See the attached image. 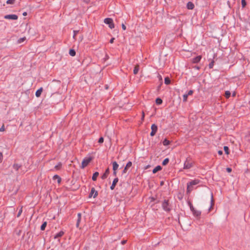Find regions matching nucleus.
<instances>
[{"mask_svg":"<svg viewBox=\"0 0 250 250\" xmlns=\"http://www.w3.org/2000/svg\"><path fill=\"white\" fill-rule=\"evenodd\" d=\"M200 182L199 179H194L187 184V192L188 194L190 193L193 190V186L198 184Z\"/></svg>","mask_w":250,"mask_h":250,"instance_id":"obj_1","label":"nucleus"},{"mask_svg":"<svg viewBox=\"0 0 250 250\" xmlns=\"http://www.w3.org/2000/svg\"><path fill=\"white\" fill-rule=\"evenodd\" d=\"M193 161L190 157H188L186 158L184 164L183 168L185 169H188L191 168L193 166Z\"/></svg>","mask_w":250,"mask_h":250,"instance_id":"obj_2","label":"nucleus"},{"mask_svg":"<svg viewBox=\"0 0 250 250\" xmlns=\"http://www.w3.org/2000/svg\"><path fill=\"white\" fill-rule=\"evenodd\" d=\"M162 206L163 209L167 212H169L171 209L170 206L168 203V200H165L163 202Z\"/></svg>","mask_w":250,"mask_h":250,"instance_id":"obj_3","label":"nucleus"},{"mask_svg":"<svg viewBox=\"0 0 250 250\" xmlns=\"http://www.w3.org/2000/svg\"><path fill=\"white\" fill-rule=\"evenodd\" d=\"M104 22L105 24H108V26L110 28L113 29L114 28V24L113 23V20L111 18H105L104 20Z\"/></svg>","mask_w":250,"mask_h":250,"instance_id":"obj_4","label":"nucleus"},{"mask_svg":"<svg viewBox=\"0 0 250 250\" xmlns=\"http://www.w3.org/2000/svg\"><path fill=\"white\" fill-rule=\"evenodd\" d=\"M92 159V158L91 157L85 158L82 162L81 167L83 168L86 167L90 162Z\"/></svg>","mask_w":250,"mask_h":250,"instance_id":"obj_5","label":"nucleus"},{"mask_svg":"<svg viewBox=\"0 0 250 250\" xmlns=\"http://www.w3.org/2000/svg\"><path fill=\"white\" fill-rule=\"evenodd\" d=\"M151 132H150V135L151 136H153L155 135L157 131V126L155 124H153L151 126Z\"/></svg>","mask_w":250,"mask_h":250,"instance_id":"obj_6","label":"nucleus"},{"mask_svg":"<svg viewBox=\"0 0 250 250\" xmlns=\"http://www.w3.org/2000/svg\"><path fill=\"white\" fill-rule=\"evenodd\" d=\"M4 18L5 19L16 20L18 19V17L17 15H15V14L6 15L4 16Z\"/></svg>","mask_w":250,"mask_h":250,"instance_id":"obj_7","label":"nucleus"},{"mask_svg":"<svg viewBox=\"0 0 250 250\" xmlns=\"http://www.w3.org/2000/svg\"><path fill=\"white\" fill-rule=\"evenodd\" d=\"M93 195L94 198H96L98 195V192L96 190H95L94 188H91L90 193H89V197H91L93 196Z\"/></svg>","mask_w":250,"mask_h":250,"instance_id":"obj_8","label":"nucleus"},{"mask_svg":"<svg viewBox=\"0 0 250 250\" xmlns=\"http://www.w3.org/2000/svg\"><path fill=\"white\" fill-rule=\"evenodd\" d=\"M132 164L131 162H130V161L128 162L123 171V174L126 173L127 169L132 166Z\"/></svg>","mask_w":250,"mask_h":250,"instance_id":"obj_9","label":"nucleus"},{"mask_svg":"<svg viewBox=\"0 0 250 250\" xmlns=\"http://www.w3.org/2000/svg\"><path fill=\"white\" fill-rule=\"evenodd\" d=\"M118 181H119V179H118V178H117V177H116V178H115L113 180V182H112V185H111V186H110V189H111V190H113V189L115 188V186H116V184H117V183H118Z\"/></svg>","mask_w":250,"mask_h":250,"instance_id":"obj_10","label":"nucleus"},{"mask_svg":"<svg viewBox=\"0 0 250 250\" xmlns=\"http://www.w3.org/2000/svg\"><path fill=\"white\" fill-rule=\"evenodd\" d=\"M201 58L202 56L201 55L198 56L192 59V62L194 63H198L201 61Z\"/></svg>","mask_w":250,"mask_h":250,"instance_id":"obj_11","label":"nucleus"},{"mask_svg":"<svg viewBox=\"0 0 250 250\" xmlns=\"http://www.w3.org/2000/svg\"><path fill=\"white\" fill-rule=\"evenodd\" d=\"M109 173V168H107L105 170V171L104 173L103 174V175L101 176V178L103 180L106 179L107 178V176L108 175Z\"/></svg>","mask_w":250,"mask_h":250,"instance_id":"obj_12","label":"nucleus"},{"mask_svg":"<svg viewBox=\"0 0 250 250\" xmlns=\"http://www.w3.org/2000/svg\"><path fill=\"white\" fill-rule=\"evenodd\" d=\"M193 215L195 217H199L201 215V212L199 210H197L195 209L192 211Z\"/></svg>","mask_w":250,"mask_h":250,"instance_id":"obj_13","label":"nucleus"},{"mask_svg":"<svg viewBox=\"0 0 250 250\" xmlns=\"http://www.w3.org/2000/svg\"><path fill=\"white\" fill-rule=\"evenodd\" d=\"M187 7L188 9L192 10L194 8V5L192 2L189 1L187 3Z\"/></svg>","mask_w":250,"mask_h":250,"instance_id":"obj_14","label":"nucleus"},{"mask_svg":"<svg viewBox=\"0 0 250 250\" xmlns=\"http://www.w3.org/2000/svg\"><path fill=\"white\" fill-rule=\"evenodd\" d=\"M42 90H43L42 88L41 87L40 88H39V89H38L36 91L35 95L37 97H39L41 96V93L42 92Z\"/></svg>","mask_w":250,"mask_h":250,"instance_id":"obj_15","label":"nucleus"},{"mask_svg":"<svg viewBox=\"0 0 250 250\" xmlns=\"http://www.w3.org/2000/svg\"><path fill=\"white\" fill-rule=\"evenodd\" d=\"M21 167V165L18 164H14L13 165V168L16 170L18 171L19 169Z\"/></svg>","mask_w":250,"mask_h":250,"instance_id":"obj_16","label":"nucleus"},{"mask_svg":"<svg viewBox=\"0 0 250 250\" xmlns=\"http://www.w3.org/2000/svg\"><path fill=\"white\" fill-rule=\"evenodd\" d=\"M112 165H113V171L117 170L119 167V165L118 164V163L116 161H114V162H112Z\"/></svg>","mask_w":250,"mask_h":250,"instance_id":"obj_17","label":"nucleus"},{"mask_svg":"<svg viewBox=\"0 0 250 250\" xmlns=\"http://www.w3.org/2000/svg\"><path fill=\"white\" fill-rule=\"evenodd\" d=\"M64 234L63 231H60L59 232L57 233L54 236L55 239L58 238L59 237H62Z\"/></svg>","mask_w":250,"mask_h":250,"instance_id":"obj_18","label":"nucleus"},{"mask_svg":"<svg viewBox=\"0 0 250 250\" xmlns=\"http://www.w3.org/2000/svg\"><path fill=\"white\" fill-rule=\"evenodd\" d=\"M162 169V167L160 166H157L152 170L153 173H156L157 171Z\"/></svg>","mask_w":250,"mask_h":250,"instance_id":"obj_19","label":"nucleus"},{"mask_svg":"<svg viewBox=\"0 0 250 250\" xmlns=\"http://www.w3.org/2000/svg\"><path fill=\"white\" fill-rule=\"evenodd\" d=\"M140 66L138 64L135 65L134 67V70H133V73L134 74L136 75L138 73V71L139 70Z\"/></svg>","mask_w":250,"mask_h":250,"instance_id":"obj_20","label":"nucleus"},{"mask_svg":"<svg viewBox=\"0 0 250 250\" xmlns=\"http://www.w3.org/2000/svg\"><path fill=\"white\" fill-rule=\"evenodd\" d=\"M99 172H95L93 173L92 179L93 181H95L97 180V177L99 176Z\"/></svg>","mask_w":250,"mask_h":250,"instance_id":"obj_21","label":"nucleus"},{"mask_svg":"<svg viewBox=\"0 0 250 250\" xmlns=\"http://www.w3.org/2000/svg\"><path fill=\"white\" fill-rule=\"evenodd\" d=\"M53 179L54 180H56L57 179V182L58 183H60L61 182V177L58 175H55L53 176Z\"/></svg>","mask_w":250,"mask_h":250,"instance_id":"obj_22","label":"nucleus"},{"mask_svg":"<svg viewBox=\"0 0 250 250\" xmlns=\"http://www.w3.org/2000/svg\"><path fill=\"white\" fill-rule=\"evenodd\" d=\"M69 54L71 56H74L76 55V52L74 49H71L69 50Z\"/></svg>","mask_w":250,"mask_h":250,"instance_id":"obj_23","label":"nucleus"},{"mask_svg":"<svg viewBox=\"0 0 250 250\" xmlns=\"http://www.w3.org/2000/svg\"><path fill=\"white\" fill-rule=\"evenodd\" d=\"M170 83V80L168 77H166L165 78V83L166 84H169Z\"/></svg>","mask_w":250,"mask_h":250,"instance_id":"obj_24","label":"nucleus"},{"mask_svg":"<svg viewBox=\"0 0 250 250\" xmlns=\"http://www.w3.org/2000/svg\"><path fill=\"white\" fill-rule=\"evenodd\" d=\"M170 143V142L169 141H168V140H167V139H165L163 142V144L164 146H167Z\"/></svg>","mask_w":250,"mask_h":250,"instance_id":"obj_25","label":"nucleus"},{"mask_svg":"<svg viewBox=\"0 0 250 250\" xmlns=\"http://www.w3.org/2000/svg\"><path fill=\"white\" fill-rule=\"evenodd\" d=\"M169 159L168 158H166L164 159V160L162 162V165L164 166H166L167 165L169 162Z\"/></svg>","mask_w":250,"mask_h":250,"instance_id":"obj_26","label":"nucleus"},{"mask_svg":"<svg viewBox=\"0 0 250 250\" xmlns=\"http://www.w3.org/2000/svg\"><path fill=\"white\" fill-rule=\"evenodd\" d=\"M47 223L46 222H44L43 223V224L42 225L41 227V229L42 230H43L45 229V227H46Z\"/></svg>","mask_w":250,"mask_h":250,"instance_id":"obj_27","label":"nucleus"},{"mask_svg":"<svg viewBox=\"0 0 250 250\" xmlns=\"http://www.w3.org/2000/svg\"><path fill=\"white\" fill-rule=\"evenodd\" d=\"M25 40H26V38L25 37L21 38L18 40V42L19 43H21L22 42H24Z\"/></svg>","mask_w":250,"mask_h":250,"instance_id":"obj_28","label":"nucleus"},{"mask_svg":"<svg viewBox=\"0 0 250 250\" xmlns=\"http://www.w3.org/2000/svg\"><path fill=\"white\" fill-rule=\"evenodd\" d=\"M162 100L159 98H158L156 100V103L157 104H160L162 103Z\"/></svg>","mask_w":250,"mask_h":250,"instance_id":"obj_29","label":"nucleus"},{"mask_svg":"<svg viewBox=\"0 0 250 250\" xmlns=\"http://www.w3.org/2000/svg\"><path fill=\"white\" fill-rule=\"evenodd\" d=\"M214 61L213 60H212L208 64V67L210 69L212 68L214 66Z\"/></svg>","mask_w":250,"mask_h":250,"instance_id":"obj_30","label":"nucleus"},{"mask_svg":"<svg viewBox=\"0 0 250 250\" xmlns=\"http://www.w3.org/2000/svg\"><path fill=\"white\" fill-rule=\"evenodd\" d=\"M213 204H214L213 197V194H211V206H210L209 210L212 207Z\"/></svg>","mask_w":250,"mask_h":250,"instance_id":"obj_31","label":"nucleus"},{"mask_svg":"<svg viewBox=\"0 0 250 250\" xmlns=\"http://www.w3.org/2000/svg\"><path fill=\"white\" fill-rule=\"evenodd\" d=\"M188 205L189 206L190 209L191 211L195 209L194 208L192 203L190 202H188Z\"/></svg>","mask_w":250,"mask_h":250,"instance_id":"obj_32","label":"nucleus"},{"mask_svg":"<svg viewBox=\"0 0 250 250\" xmlns=\"http://www.w3.org/2000/svg\"><path fill=\"white\" fill-rule=\"evenodd\" d=\"M224 150L226 154H228L229 153V148L228 146H225L224 147Z\"/></svg>","mask_w":250,"mask_h":250,"instance_id":"obj_33","label":"nucleus"},{"mask_svg":"<svg viewBox=\"0 0 250 250\" xmlns=\"http://www.w3.org/2000/svg\"><path fill=\"white\" fill-rule=\"evenodd\" d=\"M230 96V92L229 91L225 92V96L227 98H229Z\"/></svg>","mask_w":250,"mask_h":250,"instance_id":"obj_34","label":"nucleus"},{"mask_svg":"<svg viewBox=\"0 0 250 250\" xmlns=\"http://www.w3.org/2000/svg\"><path fill=\"white\" fill-rule=\"evenodd\" d=\"M61 167H62V163L61 162H60L58 164V165L55 166V168L56 169H59L61 168Z\"/></svg>","mask_w":250,"mask_h":250,"instance_id":"obj_35","label":"nucleus"},{"mask_svg":"<svg viewBox=\"0 0 250 250\" xmlns=\"http://www.w3.org/2000/svg\"><path fill=\"white\" fill-rule=\"evenodd\" d=\"M79 33V30H74L73 31V38L74 39L76 40L75 38H76V36L77 35V34Z\"/></svg>","mask_w":250,"mask_h":250,"instance_id":"obj_36","label":"nucleus"},{"mask_svg":"<svg viewBox=\"0 0 250 250\" xmlns=\"http://www.w3.org/2000/svg\"><path fill=\"white\" fill-rule=\"evenodd\" d=\"M22 212V207L21 208L19 209V212L17 214V217H19L20 215H21V213Z\"/></svg>","mask_w":250,"mask_h":250,"instance_id":"obj_37","label":"nucleus"},{"mask_svg":"<svg viewBox=\"0 0 250 250\" xmlns=\"http://www.w3.org/2000/svg\"><path fill=\"white\" fill-rule=\"evenodd\" d=\"M81 220V219H80V218H78L77 219V223H76V227L77 228H78L79 227Z\"/></svg>","mask_w":250,"mask_h":250,"instance_id":"obj_38","label":"nucleus"},{"mask_svg":"<svg viewBox=\"0 0 250 250\" xmlns=\"http://www.w3.org/2000/svg\"><path fill=\"white\" fill-rule=\"evenodd\" d=\"M15 1V0H7L6 3L7 4H13Z\"/></svg>","mask_w":250,"mask_h":250,"instance_id":"obj_39","label":"nucleus"},{"mask_svg":"<svg viewBox=\"0 0 250 250\" xmlns=\"http://www.w3.org/2000/svg\"><path fill=\"white\" fill-rule=\"evenodd\" d=\"M241 4L243 7L246 5V1L245 0H241Z\"/></svg>","mask_w":250,"mask_h":250,"instance_id":"obj_40","label":"nucleus"},{"mask_svg":"<svg viewBox=\"0 0 250 250\" xmlns=\"http://www.w3.org/2000/svg\"><path fill=\"white\" fill-rule=\"evenodd\" d=\"M188 97V95L187 94H184L183 95V101L184 102H186L187 101Z\"/></svg>","mask_w":250,"mask_h":250,"instance_id":"obj_41","label":"nucleus"},{"mask_svg":"<svg viewBox=\"0 0 250 250\" xmlns=\"http://www.w3.org/2000/svg\"><path fill=\"white\" fill-rule=\"evenodd\" d=\"M104 138L103 137H101L99 138V140H98V143H100V144H102L104 142Z\"/></svg>","mask_w":250,"mask_h":250,"instance_id":"obj_42","label":"nucleus"},{"mask_svg":"<svg viewBox=\"0 0 250 250\" xmlns=\"http://www.w3.org/2000/svg\"><path fill=\"white\" fill-rule=\"evenodd\" d=\"M193 93V91L192 90H190L188 93L187 94L188 96L192 95Z\"/></svg>","mask_w":250,"mask_h":250,"instance_id":"obj_43","label":"nucleus"},{"mask_svg":"<svg viewBox=\"0 0 250 250\" xmlns=\"http://www.w3.org/2000/svg\"><path fill=\"white\" fill-rule=\"evenodd\" d=\"M5 130L4 125H3L0 128V131H3Z\"/></svg>","mask_w":250,"mask_h":250,"instance_id":"obj_44","label":"nucleus"},{"mask_svg":"<svg viewBox=\"0 0 250 250\" xmlns=\"http://www.w3.org/2000/svg\"><path fill=\"white\" fill-rule=\"evenodd\" d=\"M2 158H3L2 153L1 152H0V163H1L2 162Z\"/></svg>","mask_w":250,"mask_h":250,"instance_id":"obj_45","label":"nucleus"},{"mask_svg":"<svg viewBox=\"0 0 250 250\" xmlns=\"http://www.w3.org/2000/svg\"><path fill=\"white\" fill-rule=\"evenodd\" d=\"M122 27L124 30H125L126 29V26L124 23L122 24Z\"/></svg>","mask_w":250,"mask_h":250,"instance_id":"obj_46","label":"nucleus"},{"mask_svg":"<svg viewBox=\"0 0 250 250\" xmlns=\"http://www.w3.org/2000/svg\"><path fill=\"white\" fill-rule=\"evenodd\" d=\"M114 40H115L114 38H112L110 40L109 42L111 43H112L114 42Z\"/></svg>","mask_w":250,"mask_h":250,"instance_id":"obj_47","label":"nucleus"},{"mask_svg":"<svg viewBox=\"0 0 250 250\" xmlns=\"http://www.w3.org/2000/svg\"><path fill=\"white\" fill-rule=\"evenodd\" d=\"M226 170L228 172H230L232 170L231 168L229 167H227Z\"/></svg>","mask_w":250,"mask_h":250,"instance_id":"obj_48","label":"nucleus"},{"mask_svg":"<svg viewBox=\"0 0 250 250\" xmlns=\"http://www.w3.org/2000/svg\"><path fill=\"white\" fill-rule=\"evenodd\" d=\"M117 170H115V171H113V175L114 176H117Z\"/></svg>","mask_w":250,"mask_h":250,"instance_id":"obj_49","label":"nucleus"},{"mask_svg":"<svg viewBox=\"0 0 250 250\" xmlns=\"http://www.w3.org/2000/svg\"><path fill=\"white\" fill-rule=\"evenodd\" d=\"M218 153L220 155H221L223 154V151L222 150H219Z\"/></svg>","mask_w":250,"mask_h":250,"instance_id":"obj_50","label":"nucleus"},{"mask_svg":"<svg viewBox=\"0 0 250 250\" xmlns=\"http://www.w3.org/2000/svg\"><path fill=\"white\" fill-rule=\"evenodd\" d=\"M78 218H80L81 219V213H79L78 214Z\"/></svg>","mask_w":250,"mask_h":250,"instance_id":"obj_51","label":"nucleus"},{"mask_svg":"<svg viewBox=\"0 0 250 250\" xmlns=\"http://www.w3.org/2000/svg\"><path fill=\"white\" fill-rule=\"evenodd\" d=\"M158 77L159 78V80L162 81V76L160 75H158Z\"/></svg>","mask_w":250,"mask_h":250,"instance_id":"obj_52","label":"nucleus"},{"mask_svg":"<svg viewBox=\"0 0 250 250\" xmlns=\"http://www.w3.org/2000/svg\"><path fill=\"white\" fill-rule=\"evenodd\" d=\"M144 117H145V114H144V112H143V113H142V120H144Z\"/></svg>","mask_w":250,"mask_h":250,"instance_id":"obj_53","label":"nucleus"},{"mask_svg":"<svg viewBox=\"0 0 250 250\" xmlns=\"http://www.w3.org/2000/svg\"><path fill=\"white\" fill-rule=\"evenodd\" d=\"M126 240H123L122 241L121 243L124 245L125 244V243H126Z\"/></svg>","mask_w":250,"mask_h":250,"instance_id":"obj_54","label":"nucleus"},{"mask_svg":"<svg viewBox=\"0 0 250 250\" xmlns=\"http://www.w3.org/2000/svg\"><path fill=\"white\" fill-rule=\"evenodd\" d=\"M23 16H25L27 15V12H24L22 13Z\"/></svg>","mask_w":250,"mask_h":250,"instance_id":"obj_55","label":"nucleus"},{"mask_svg":"<svg viewBox=\"0 0 250 250\" xmlns=\"http://www.w3.org/2000/svg\"><path fill=\"white\" fill-rule=\"evenodd\" d=\"M53 82H58L59 83V84L60 83V81H59L53 80Z\"/></svg>","mask_w":250,"mask_h":250,"instance_id":"obj_56","label":"nucleus"},{"mask_svg":"<svg viewBox=\"0 0 250 250\" xmlns=\"http://www.w3.org/2000/svg\"><path fill=\"white\" fill-rule=\"evenodd\" d=\"M21 231H19V232H18V235L20 234V232Z\"/></svg>","mask_w":250,"mask_h":250,"instance_id":"obj_57","label":"nucleus"}]
</instances>
